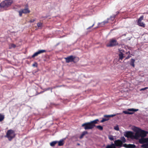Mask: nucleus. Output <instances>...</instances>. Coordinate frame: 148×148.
Masks as SVG:
<instances>
[{"label": "nucleus", "mask_w": 148, "mask_h": 148, "mask_svg": "<svg viewBox=\"0 0 148 148\" xmlns=\"http://www.w3.org/2000/svg\"><path fill=\"white\" fill-rule=\"evenodd\" d=\"M13 2V1L12 0H5L1 3L0 8H2L5 10H7Z\"/></svg>", "instance_id": "f257e3e1"}, {"label": "nucleus", "mask_w": 148, "mask_h": 148, "mask_svg": "<svg viewBox=\"0 0 148 148\" xmlns=\"http://www.w3.org/2000/svg\"><path fill=\"white\" fill-rule=\"evenodd\" d=\"M114 142V144L112 143L110 145H107L106 148H116V146L119 147H123L122 142L120 140H116Z\"/></svg>", "instance_id": "f03ea898"}, {"label": "nucleus", "mask_w": 148, "mask_h": 148, "mask_svg": "<svg viewBox=\"0 0 148 148\" xmlns=\"http://www.w3.org/2000/svg\"><path fill=\"white\" fill-rule=\"evenodd\" d=\"M15 134L14 131L11 130H9L7 132L6 137L9 140H11L15 136Z\"/></svg>", "instance_id": "7ed1b4c3"}, {"label": "nucleus", "mask_w": 148, "mask_h": 148, "mask_svg": "<svg viewBox=\"0 0 148 148\" xmlns=\"http://www.w3.org/2000/svg\"><path fill=\"white\" fill-rule=\"evenodd\" d=\"M138 110V109L134 108L128 109L123 111V113L126 114H132Z\"/></svg>", "instance_id": "20e7f679"}, {"label": "nucleus", "mask_w": 148, "mask_h": 148, "mask_svg": "<svg viewBox=\"0 0 148 148\" xmlns=\"http://www.w3.org/2000/svg\"><path fill=\"white\" fill-rule=\"evenodd\" d=\"M82 126L84 127V128L85 130L91 129L95 126V125L93 123H91V122L86 123L82 125Z\"/></svg>", "instance_id": "39448f33"}, {"label": "nucleus", "mask_w": 148, "mask_h": 148, "mask_svg": "<svg viewBox=\"0 0 148 148\" xmlns=\"http://www.w3.org/2000/svg\"><path fill=\"white\" fill-rule=\"evenodd\" d=\"M18 12L19 16L21 17L23 14H26L29 13L30 12V11L29 10L28 8L27 7L24 9H21L18 11Z\"/></svg>", "instance_id": "423d86ee"}, {"label": "nucleus", "mask_w": 148, "mask_h": 148, "mask_svg": "<svg viewBox=\"0 0 148 148\" xmlns=\"http://www.w3.org/2000/svg\"><path fill=\"white\" fill-rule=\"evenodd\" d=\"M124 135L125 137L128 138L133 139L134 138V133L130 131H126L124 132Z\"/></svg>", "instance_id": "0eeeda50"}, {"label": "nucleus", "mask_w": 148, "mask_h": 148, "mask_svg": "<svg viewBox=\"0 0 148 148\" xmlns=\"http://www.w3.org/2000/svg\"><path fill=\"white\" fill-rule=\"evenodd\" d=\"M118 44L116 40L114 39H112L110 40L109 44L107 45L108 47H111L115 46Z\"/></svg>", "instance_id": "6e6552de"}, {"label": "nucleus", "mask_w": 148, "mask_h": 148, "mask_svg": "<svg viewBox=\"0 0 148 148\" xmlns=\"http://www.w3.org/2000/svg\"><path fill=\"white\" fill-rule=\"evenodd\" d=\"M138 130L139 131L141 137H145L147 135V134L148 133V132L141 130L138 128Z\"/></svg>", "instance_id": "1a4fd4ad"}, {"label": "nucleus", "mask_w": 148, "mask_h": 148, "mask_svg": "<svg viewBox=\"0 0 148 148\" xmlns=\"http://www.w3.org/2000/svg\"><path fill=\"white\" fill-rule=\"evenodd\" d=\"M134 131L136 132V133L135 134L134 133V138L136 139H138L141 136L139 131L138 130V128L136 127L134 129Z\"/></svg>", "instance_id": "9d476101"}, {"label": "nucleus", "mask_w": 148, "mask_h": 148, "mask_svg": "<svg viewBox=\"0 0 148 148\" xmlns=\"http://www.w3.org/2000/svg\"><path fill=\"white\" fill-rule=\"evenodd\" d=\"M45 50H40L35 53L32 56V57L33 58L35 56H37L38 55L44 53L46 52Z\"/></svg>", "instance_id": "9b49d317"}, {"label": "nucleus", "mask_w": 148, "mask_h": 148, "mask_svg": "<svg viewBox=\"0 0 148 148\" xmlns=\"http://www.w3.org/2000/svg\"><path fill=\"white\" fill-rule=\"evenodd\" d=\"M116 114H111L108 115H104V118H103L101 120H108L111 117H113L114 116H115Z\"/></svg>", "instance_id": "f8f14e48"}, {"label": "nucleus", "mask_w": 148, "mask_h": 148, "mask_svg": "<svg viewBox=\"0 0 148 148\" xmlns=\"http://www.w3.org/2000/svg\"><path fill=\"white\" fill-rule=\"evenodd\" d=\"M119 59L122 60L124 57L123 56L124 54L123 53L124 52V51L123 49H119Z\"/></svg>", "instance_id": "ddd939ff"}, {"label": "nucleus", "mask_w": 148, "mask_h": 148, "mask_svg": "<svg viewBox=\"0 0 148 148\" xmlns=\"http://www.w3.org/2000/svg\"><path fill=\"white\" fill-rule=\"evenodd\" d=\"M66 62L69 63L73 61L74 59V57L72 56H70L67 58H65Z\"/></svg>", "instance_id": "4468645a"}, {"label": "nucleus", "mask_w": 148, "mask_h": 148, "mask_svg": "<svg viewBox=\"0 0 148 148\" xmlns=\"http://www.w3.org/2000/svg\"><path fill=\"white\" fill-rule=\"evenodd\" d=\"M123 147L127 148H134L136 147V146L134 144H129L127 145L125 144L123 145Z\"/></svg>", "instance_id": "2eb2a0df"}, {"label": "nucleus", "mask_w": 148, "mask_h": 148, "mask_svg": "<svg viewBox=\"0 0 148 148\" xmlns=\"http://www.w3.org/2000/svg\"><path fill=\"white\" fill-rule=\"evenodd\" d=\"M139 142L141 144H143L147 143V141L146 140V138H144V137H141V138L139 140Z\"/></svg>", "instance_id": "dca6fc26"}, {"label": "nucleus", "mask_w": 148, "mask_h": 148, "mask_svg": "<svg viewBox=\"0 0 148 148\" xmlns=\"http://www.w3.org/2000/svg\"><path fill=\"white\" fill-rule=\"evenodd\" d=\"M58 146H63L64 144V140L63 139L60 140V141H58Z\"/></svg>", "instance_id": "f3484780"}, {"label": "nucleus", "mask_w": 148, "mask_h": 148, "mask_svg": "<svg viewBox=\"0 0 148 148\" xmlns=\"http://www.w3.org/2000/svg\"><path fill=\"white\" fill-rule=\"evenodd\" d=\"M88 134V132L86 131H84L83 132L81 135L79 137V138L80 139H82L83 137L86 134Z\"/></svg>", "instance_id": "a211bd4d"}, {"label": "nucleus", "mask_w": 148, "mask_h": 148, "mask_svg": "<svg viewBox=\"0 0 148 148\" xmlns=\"http://www.w3.org/2000/svg\"><path fill=\"white\" fill-rule=\"evenodd\" d=\"M58 141H54L50 143V145L51 146L53 147L55 146V145L58 143Z\"/></svg>", "instance_id": "6ab92c4d"}, {"label": "nucleus", "mask_w": 148, "mask_h": 148, "mask_svg": "<svg viewBox=\"0 0 148 148\" xmlns=\"http://www.w3.org/2000/svg\"><path fill=\"white\" fill-rule=\"evenodd\" d=\"M142 148H148V143L143 144L141 146Z\"/></svg>", "instance_id": "aec40b11"}, {"label": "nucleus", "mask_w": 148, "mask_h": 148, "mask_svg": "<svg viewBox=\"0 0 148 148\" xmlns=\"http://www.w3.org/2000/svg\"><path fill=\"white\" fill-rule=\"evenodd\" d=\"M135 62V60L133 59H132L131 60L130 65L133 67H134V62Z\"/></svg>", "instance_id": "412c9836"}, {"label": "nucleus", "mask_w": 148, "mask_h": 148, "mask_svg": "<svg viewBox=\"0 0 148 148\" xmlns=\"http://www.w3.org/2000/svg\"><path fill=\"white\" fill-rule=\"evenodd\" d=\"M108 22V21H104L101 23H98V25L99 26V25L100 24H101V25L100 26L101 27H103V26L104 25V24L105 23H107Z\"/></svg>", "instance_id": "4be33fe9"}, {"label": "nucleus", "mask_w": 148, "mask_h": 148, "mask_svg": "<svg viewBox=\"0 0 148 148\" xmlns=\"http://www.w3.org/2000/svg\"><path fill=\"white\" fill-rule=\"evenodd\" d=\"M138 25L139 26H142L143 27H145V24L142 22L141 21L140 22H138Z\"/></svg>", "instance_id": "5701e85b"}, {"label": "nucleus", "mask_w": 148, "mask_h": 148, "mask_svg": "<svg viewBox=\"0 0 148 148\" xmlns=\"http://www.w3.org/2000/svg\"><path fill=\"white\" fill-rule=\"evenodd\" d=\"M120 140L122 141V143H125L126 141V140L125 138L123 136L121 137Z\"/></svg>", "instance_id": "b1692460"}, {"label": "nucleus", "mask_w": 148, "mask_h": 148, "mask_svg": "<svg viewBox=\"0 0 148 148\" xmlns=\"http://www.w3.org/2000/svg\"><path fill=\"white\" fill-rule=\"evenodd\" d=\"M95 126L97 128L100 130H103V127L101 125H98L96 126Z\"/></svg>", "instance_id": "393cba45"}, {"label": "nucleus", "mask_w": 148, "mask_h": 148, "mask_svg": "<svg viewBox=\"0 0 148 148\" xmlns=\"http://www.w3.org/2000/svg\"><path fill=\"white\" fill-rule=\"evenodd\" d=\"M4 115L0 114V120H3L4 119Z\"/></svg>", "instance_id": "a878e982"}, {"label": "nucleus", "mask_w": 148, "mask_h": 148, "mask_svg": "<svg viewBox=\"0 0 148 148\" xmlns=\"http://www.w3.org/2000/svg\"><path fill=\"white\" fill-rule=\"evenodd\" d=\"M114 129L116 131H118L119 130V128L118 125H116L114 126Z\"/></svg>", "instance_id": "bb28decb"}, {"label": "nucleus", "mask_w": 148, "mask_h": 148, "mask_svg": "<svg viewBox=\"0 0 148 148\" xmlns=\"http://www.w3.org/2000/svg\"><path fill=\"white\" fill-rule=\"evenodd\" d=\"M16 47V45H14V44H12L11 45V46L10 47V48L11 49L12 47L14 48Z\"/></svg>", "instance_id": "cd10ccee"}, {"label": "nucleus", "mask_w": 148, "mask_h": 148, "mask_svg": "<svg viewBox=\"0 0 148 148\" xmlns=\"http://www.w3.org/2000/svg\"><path fill=\"white\" fill-rule=\"evenodd\" d=\"M143 16H142L140 17L138 20V22H139L143 20Z\"/></svg>", "instance_id": "c85d7f7f"}, {"label": "nucleus", "mask_w": 148, "mask_h": 148, "mask_svg": "<svg viewBox=\"0 0 148 148\" xmlns=\"http://www.w3.org/2000/svg\"><path fill=\"white\" fill-rule=\"evenodd\" d=\"M109 138L111 140H114V138L112 136H109Z\"/></svg>", "instance_id": "c756f323"}, {"label": "nucleus", "mask_w": 148, "mask_h": 148, "mask_svg": "<svg viewBox=\"0 0 148 148\" xmlns=\"http://www.w3.org/2000/svg\"><path fill=\"white\" fill-rule=\"evenodd\" d=\"M42 24L40 23H37V26L38 27H40L42 26Z\"/></svg>", "instance_id": "7c9ffc66"}, {"label": "nucleus", "mask_w": 148, "mask_h": 148, "mask_svg": "<svg viewBox=\"0 0 148 148\" xmlns=\"http://www.w3.org/2000/svg\"><path fill=\"white\" fill-rule=\"evenodd\" d=\"M21 6L20 5H15V6H14V8H13L16 10V7H18L19 8H20L21 7Z\"/></svg>", "instance_id": "2f4dec72"}, {"label": "nucleus", "mask_w": 148, "mask_h": 148, "mask_svg": "<svg viewBox=\"0 0 148 148\" xmlns=\"http://www.w3.org/2000/svg\"><path fill=\"white\" fill-rule=\"evenodd\" d=\"M98 121H92L91 122V123H93L94 125L95 124H96L97 123Z\"/></svg>", "instance_id": "473e14b6"}, {"label": "nucleus", "mask_w": 148, "mask_h": 148, "mask_svg": "<svg viewBox=\"0 0 148 148\" xmlns=\"http://www.w3.org/2000/svg\"><path fill=\"white\" fill-rule=\"evenodd\" d=\"M148 89V87H146L145 88H141L140 89V91L144 90L146 89Z\"/></svg>", "instance_id": "72a5a7b5"}, {"label": "nucleus", "mask_w": 148, "mask_h": 148, "mask_svg": "<svg viewBox=\"0 0 148 148\" xmlns=\"http://www.w3.org/2000/svg\"><path fill=\"white\" fill-rule=\"evenodd\" d=\"M32 66H35L36 67L37 66V64L36 63H35L33 64H32Z\"/></svg>", "instance_id": "f704fd0d"}, {"label": "nucleus", "mask_w": 148, "mask_h": 148, "mask_svg": "<svg viewBox=\"0 0 148 148\" xmlns=\"http://www.w3.org/2000/svg\"><path fill=\"white\" fill-rule=\"evenodd\" d=\"M94 25H95V23H94L92 26L88 27L87 29H89L91 28V27H92L94 26Z\"/></svg>", "instance_id": "c9c22d12"}, {"label": "nucleus", "mask_w": 148, "mask_h": 148, "mask_svg": "<svg viewBox=\"0 0 148 148\" xmlns=\"http://www.w3.org/2000/svg\"><path fill=\"white\" fill-rule=\"evenodd\" d=\"M35 20L34 19H32L30 21V22L31 23H33L35 21Z\"/></svg>", "instance_id": "e433bc0d"}, {"label": "nucleus", "mask_w": 148, "mask_h": 148, "mask_svg": "<svg viewBox=\"0 0 148 148\" xmlns=\"http://www.w3.org/2000/svg\"><path fill=\"white\" fill-rule=\"evenodd\" d=\"M130 57H131V56H127V57L125 59H129V58H130Z\"/></svg>", "instance_id": "4c0bfd02"}, {"label": "nucleus", "mask_w": 148, "mask_h": 148, "mask_svg": "<svg viewBox=\"0 0 148 148\" xmlns=\"http://www.w3.org/2000/svg\"><path fill=\"white\" fill-rule=\"evenodd\" d=\"M77 145L79 146V145H80V144L79 143H77Z\"/></svg>", "instance_id": "58836bf2"}, {"label": "nucleus", "mask_w": 148, "mask_h": 148, "mask_svg": "<svg viewBox=\"0 0 148 148\" xmlns=\"http://www.w3.org/2000/svg\"><path fill=\"white\" fill-rule=\"evenodd\" d=\"M146 140L147 141V143H148V137L147 138H146Z\"/></svg>", "instance_id": "ea45409f"}, {"label": "nucleus", "mask_w": 148, "mask_h": 148, "mask_svg": "<svg viewBox=\"0 0 148 148\" xmlns=\"http://www.w3.org/2000/svg\"><path fill=\"white\" fill-rule=\"evenodd\" d=\"M115 16H115V15H113V18H115Z\"/></svg>", "instance_id": "a19ab883"}, {"label": "nucleus", "mask_w": 148, "mask_h": 148, "mask_svg": "<svg viewBox=\"0 0 148 148\" xmlns=\"http://www.w3.org/2000/svg\"><path fill=\"white\" fill-rule=\"evenodd\" d=\"M96 120V121H97V120H99V119H96L95 120Z\"/></svg>", "instance_id": "79ce46f5"}, {"label": "nucleus", "mask_w": 148, "mask_h": 148, "mask_svg": "<svg viewBox=\"0 0 148 148\" xmlns=\"http://www.w3.org/2000/svg\"><path fill=\"white\" fill-rule=\"evenodd\" d=\"M101 121V122H104V121Z\"/></svg>", "instance_id": "37998d69"}, {"label": "nucleus", "mask_w": 148, "mask_h": 148, "mask_svg": "<svg viewBox=\"0 0 148 148\" xmlns=\"http://www.w3.org/2000/svg\"><path fill=\"white\" fill-rule=\"evenodd\" d=\"M98 27H97L96 28H97Z\"/></svg>", "instance_id": "c03bdc74"}]
</instances>
